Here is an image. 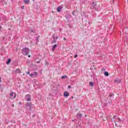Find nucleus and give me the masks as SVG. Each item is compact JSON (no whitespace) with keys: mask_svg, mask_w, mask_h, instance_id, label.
I'll return each mask as SVG.
<instances>
[{"mask_svg":"<svg viewBox=\"0 0 128 128\" xmlns=\"http://www.w3.org/2000/svg\"><path fill=\"white\" fill-rule=\"evenodd\" d=\"M104 76H109L108 72H104Z\"/></svg>","mask_w":128,"mask_h":128,"instance_id":"15","label":"nucleus"},{"mask_svg":"<svg viewBox=\"0 0 128 128\" xmlns=\"http://www.w3.org/2000/svg\"><path fill=\"white\" fill-rule=\"evenodd\" d=\"M62 10V6H58L57 8V12H60V10Z\"/></svg>","mask_w":128,"mask_h":128,"instance_id":"8","label":"nucleus"},{"mask_svg":"<svg viewBox=\"0 0 128 128\" xmlns=\"http://www.w3.org/2000/svg\"><path fill=\"white\" fill-rule=\"evenodd\" d=\"M11 106H12V108H14V104H12Z\"/></svg>","mask_w":128,"mask_h":128,"instance_id":"27","label":"nucleus"},{"mask_svg":"<svg viewBox=\"0 0 128 128\" xmlns=\"http://www.w3.org/2000/svg\"><path fill=\"white\" fill-rule=\"evenodd\" d=\"M116 116H114V118H116Z\"/></svg>","mask_w":128,"mask_h":128,"instance_id":"41","label":"nucleus"},{"mask_svg":"<svg viewBox=\"0 0 128 128\" xmlns=\"http://www.w3.org/2000/svg\"><path fill=\"white\" fill-rule=\"evenodd\" d=\"M118 120V122H124V120H121L120 118H117Z\"/></svg>","mask_w":128,"mask_h":128,"instance_id":"17","label":"nucleus"},{"mask_svg":"<svg viewBox=\"0 0 128 128\" xmlns=\"http://www.w3.org/2000/svg\"><path fill=\"white\" fill-rule=\"evenodd\" d=\"M115 126H117V128H118V124L116 123L115 124Z\"/></svg>","mask_w":128,"mask_h":128,"instance_id":"28","label":"nucleus"},{"mask_svg":"<svg viewBox=\"0 0 128 128\" xmlns=\"http://www.w3.org/2000/svg\"><path fill=\"white\" fill-rule=\"evenodd\" d=\"M2 17H0V22H2Z\"/></svg>","mask_w":128,"mask_h":128,"instance_id":"30","label":"nucleus"},{"mask_svg":"<svg viewBox=\"0 0 128 128\" xmlns=\"http://www.w3.org/2000/svg\"><path fill=\"white\" fill-rule=\"evenodd\" d=\"M0 82H2V78H0Z\"/></svg>","mask_w":128,"mask_h":128,"instance_id":"37","label":"nucleus"},{"mask_svg":"<svg viewBox=\"0 0 128 128\" xmlns=\"http://www.w3.org/2000/svg\"><path fill=\"white\" fill-rule=\"evenodd\" d=\"M52 37L54 40H58V36H56V34L52 35Z\"/></svg>","mask_w":128,"mask_h":128,"instance_id":"11","label":"nucleus"},{"mask_svg":"<svg viewBox=\"0 0 128 128\" xmlns=\"http://www.w3.org/2000/svg\"><path fill=\"white\" fill-rule=\"evenodd\" d=\"M56 46H58V45L56 44H54L52 46V50L54 52V50H56Z\"/></svg>","mask_w":128,"mask_h":128,"instance_id":"14","label":"nucleus"},{"mask_svg":"<svg viewBox=\"0 0 128 128\" xmlns=\"http://www.w3.org/2000/svg\"><path fill=\"white\" fill-rule=\"evenodd\" d=\"M22 72V71H20V70L17 68L16 70V74H20Z\"/></svg>","mask_w":128,"mask_h":128,"instance_id":"12","label":"nucleus"},{"mask_svg":"<svg viewBox=\"0 0 128 128\" xmlns=\"http://www.w3.org/2000/svg\"><path fill=\"white\" fill-rule=\"evenodd\" d=\"M90 8L93 10H96L97 12H98L100 10V6L97 5L96 2H92L90 6Z\"/></svg>","mask_w":128,"mask_h":128,"instance_id":"1","label":"nucleus"},{"mask_svg":"<svg viewBox=\"0 0 128 128\" xmlns=\"http://www.w3.org/2000/svg\"><path fill=\"white\" fill-rule=\"evenodd\" d=\"M30 32H34V30H30Z\"/></svg>","mask_w":128,"mask_h":128,"instance_id":"33","label":"nucleus"},{"mask_svg":"<svg viewBox=\"0 0 128 128\" xmlns=\"http://www.w3.org/2000/svg\"><path fill=\"white\" fill-rule=\"evenodd\" d=\"M67 78V76L66 75H64V76H62V80H64V78Z\"/></svg>","mask_w":128,"mask_h":128,"instance_id":"21","label":"nucleus"},{"mask_svg":"<svg viewBox=\"0 0 128 128\" xmlns=\"http://www.w3.org/2000/svg\"><path fill=\"white\" fill-rule=\"evenodd\" d=\"M2 26H0V30H2Z\"/></svg>","mask_w":128,"mask_h":128,"instance_id":"36","label":"nucleus"},{"mask_svg":"<svg viewBox=\"0 0 128 128\" xmlns=\"http://www.w3.org/2000/svg\"><path fill=\"white\" fill-rule=\"evenodd\" d=\"M72 14H74V13H72Z\"/></svg>","mask_w":128,"mask_h":128,"instance_id":"42","label":"nucleus"},{"mask_svg":"<svg viewBox=\"0 0 128 128\" xmlns=\"http://www.w3.org/2000/svg\"><path fill=\"white\" fill-rule=\"evenodd\" d=\"M94 82H90V86H94Z\"/></svg>","mask_w":128,"mask_h":128,"instance_id":"22","label":"nucleus"},{"mask_svg":"<svg viewBox=\"0 0 128 128\" xmlns=\"http://www.w3.org/2000/svg\"><path fill=\"white\" fill-rule=\"evenodd\" d=\"M10 62H12V59L8 58L6 62V64H10Z\"/></svg>","mask_w":128,"mask_h":128,"instance_id":"13","label":"nucleus"},{"mask_svg":"<svg viewBox=\"0 0 128 128\" xmlns=\"http://www.w3.org/2000/svg\"><path fill=\"white\" fill-rule=\"evenodd\" d=\"M18 104H19L22 105V102H19Z\"/></svg>","mask_w":128,"mask_h":128,"instance_id":"35","label":"nucleus"},{"mask_svg":"<svg viewBox=\"0 0 128 128\" xmlns=\"http://www.w3.org/2000/svg\"><path fill=\"white\" fill-rule=\"evenodd\" d=\"M66 20H68H68H70V18L68 16H66Z\"/></svg>","mask_w":128,"mask_h":128,"instance_id":"24","label":"nucleus"},{"mask_svg":"<svg viewBox=\"0 0 128 128\" xmlns=\"http://www.w3.org/2000/svg\"><path fill=\"white\" fill-rule=\"evenodd\" d=\"M112 96H114V94H110V98H112Z\"/></svg>","mask_w":128,"mask_h":128,"instance_id":"29","label":"nucleus"},{"mask_svg":"<svg viewBox=\"0 0 128 128\" xmlns=\"http://www.w3.org/2000/svg\"><path fill=\"white\" fill-rule=\"evenodd\" d=\"M68 26L69 28H72V24H68Z\"/></svg>","mask_w":128,"mask_h":128,"instance_id":"20","label":"nucleus"},{"mask_svg":"<svg viewBox=\"0 0 128 128\" xmlns=\"http://www.w3.org/2000/svg\"><path fill=\"white\" fill-rule=\"evenodd\" d=\"M27 74H30V71H28V72H27Z\"/></svg>","mask_w":128,"mask_h":128,"instance_id":"32","label":"nucleus"},{"mask_svg":"<svg viewBox=\"0 0 128 128\" xmlns=\"http://www.w3.org/2000/svg\"><path fill=\"white\" fill-rule=\"evenodd\" d=\"M82 114L81 113H78L75 117V120H80L82 119Z\"/></svg>","mask_w":128,"mask_h":128,"instance_id":"4","label":"nucleus"},{"mask_svg":"<svg viewBox=\"0 0 128 128\" xmlns=\"http://www.w3.org/2000/svg\"><path fill=\"white\" fill-rule=\"evenodd\" d=\"M45 64H46V66H48L50 64L48 63V62H46Z\"/></svg>","mask_w":128,"mask_h":128,"instance_id":"23","label":"nucleus"},{"mask_svg":"<svg viewBox=\"0 0 128 128\" xmlns=\"http://www.w3.org/2000/svg\"><path fill=\"white\" fill-rule=\"evenodd\" d=\"M68 88H72V86L69 85L68 86Z\"/></svg>","mask_w":128,"mask_h":128,"instance_id":"26","label":"nucleus"},{"mask_svg":"<svg viewBox=\"0 0 128 128\" xmlns=\"http://www.w3.org/2000/svg\"><path fill=\"white\" fill-rule=\"evenodd\" d=\"M28 58H30V55H28Z\"/></svg>","mask_w":128,"mask_h":128,"instance_id":"39","label":"nucleus"},{"mask_svg":"<svg viewBox=\"0 0 128 128\" xmlns=\"http://www.w3.org/2000/svg\"><path fill=\"white\" fill-rule=\"evenodd\" d=\"M64 96L65 98H68V96H70V93H68V92L66 91L64 92Z\"/></svg>","mask_w":128,"mask_h":128,"instance_id":"9","label":"nucleus"},{"mask_svg":"<svg viewBox=\"0 0 128 128\" xmlns=\"http://www.w3.org/2000/svg\"><path fill=\"white\" fill-rule=\"evenodd\" d=\"M23 56H28L30 54V48H23L22 50Z\"/></svg>","mask_w":128,"mask_h":128,"instance_id":"3","label":"nucleus"},{"mask_svg":"<svg viewBox=\"0 0 128 128\" xmlns=\"http://www.w3.org/2000/svg\"><path fill=\"white\" fill-rule=\"evenodd\" d=\"M32 106H34V104H32V102H26V104L25 107L26 110H29V112H30V110H32Z\"/></svg>","mask_w":128,"mask_h":128,"instance_id":"2","label":"nucleus"},{"mask_svg":"<svg viewBox=\"0 0 128 128\" xmlns=\"http://www.w3.org/2000/svg\"><path fill=\"white\" fill-rule=\"evenodd\" d=\"M71 98H74V96H72L71 97Z\"/></svg>","mask_w":128,"mask_h":128,"instance_id":"40","label":"nucleus"},{"mask_svg":"<svg viewBox=\"0 0 128 128\" xmlns=\"http://www.w3.org/2000/svg\"><path fill=\"white\" fill-rule=\"evenodd\" d=\"M38 72H34L30 73L29 76L30 78H36L38 76Z\"/></svg>","mask_w":128,"mask_h":128,"instance_id":"7","label":"nucleus"},{"mask_svg":"<svg viewBox=\"0 0 128 128\" xmlns=\"http://www.w3.org/2000/svg\"><path fill=\"white\" fill-rule=\"evenodd\" d=\"M22 10H24V6H23L22 7Z\"/></svg>","mask_w":128,"mask_h":128,"instance_id":"38","label":"nucleus"},{"mask_svg":"<svg viewBox=\"0 0 128 128\" xmlns=\"http://www.w3.org/2000/svg\"><path fill=\"white\" fill-rule=\"evenodd\" d=\"M25 100L26 102H32V96L30 94H27L25 96Z\"/></svg>","mask_w":128,"mask_h":128,"instance_id":"6","label":"nucleus"},{"mask_svg":"<svg viewBox=\"0 0 128 128\" xmlns=\"http://www.w3.org/2000/svg\"><path fill=\"white\" fill-rule=\"evenodd\" d=\"M38 38H40V36H37L36 37L35 41L36 42V44H38V42H40V40H38Z\"/></svg>","mask_w":128,"mask_h":128,"instance_id":"10","label":"nucleus"},{"mask_svg":"<svg viewBox=\"0 0 128 128\" xmlns=\"http://www.w3.org/2000/svg\"><path fill=\"white\" fill-rule=\"evenodd\" d=\"M16 98V94L14 92H12L10 93V98L11 100H14Z\"/></svg>","mask_w":128,"mask_h":128,"instance_id":"5","label":"nucleus"},{"mask_svg":"<svg viewBox=\"0 0 128 128\" xmlns=\"http://www.w3.org/2000/svg\"><path fill=\"white\" fill-rule=\"evenodd\" d=\"M64 40H66V38H64Z\"/></svg>","mask_w":128,"mask_h":128,"instance_id":"34","label":"nucleus"},{"mask_svg":"<svg viewBox=\"0 0 128 128\" xmlns=\"http://www.w3.org/2000/svg\"><path fill=\"white\" fill-rule=\"evenodd\" d=\"M52 44H56V40L54 39V40H52Z\"/></svg>","mask_w":128,"mask_h":128,"instance_id":"19","label":"nucleus"},{"mask_svg":"<svg viewBox=\"0 0 128 128\" xmlns=\"http://www.w3.org/2000/svg\"><path fill=\"white\" fill-rule=\"evenodd\" d=\"M114 82H117V84H120V80L116 79L114 80Z\"/></svg>","mask_w":128,"mask_h":128,"instance_id":"16","label":"nucleus"},{"mask_svg":"<svg viewBox=\"0 0 128 128\" xmlns=\"http://www.w3.org/2000/svg\"><path fill=\"white\" fill-rule=\"evenodd\" d=\"M36 63H37V64H40V61L36 62Z\"/></svg>","mask_w":128,"mask_h":128,"instance_id":"31","label":"nucleus"},{"mask_svg":"<svg viewBox=\"0 0 128 128\" xmlns=\"http://www.w3.org/2000/svg\"><path fill=\"white\" fill-rule=\"evenodd\" d=\"M74 58H78V54H76L74 56Z\"/></svg>","mask_w":128,"mask_h":128,"instance_id":"25","label":"nucleus"},{"mask_svg":"<svg viewBox=\"0 0 128 128\" xmlns=\"http://www.w3.org/2000/svg\"><path fill=\"white\" fill-rule=\"evenodd\" d=\"M24 4H30V0H24Z\"/></svg>","mask_w":128,"mask_h":128,"instance_id":"18","label":"nucleus"}]
</instances>
